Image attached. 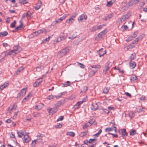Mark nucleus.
Segmentation results:
<instances>
[{"instance_id": "nucleus-34", "label": "nucleus", "mask_w": 147, "mask_h": 147, "mask_svg": "<svg viewBox=\"0 0 147 147\" xmlns=\"http://www.w3.org/2000/svg\"><path fill=\"white\" fill-rule=\"evenodd\" d=\"M29 15V13H24L23 15L22 16L21 20L22 21L25 17L28 16Z\"/></svg>"}, {"instance_id": "nucleus-30", "label": "nucleus", "mask_w": 147, "mask_h": 147, "mask_svg": "<svg viewBox=\"0 0 147 147\" xmlns=\"http://www.w3.org/2000/svg\"><path fill=\"white\" fill-rule=\"evenodd\" d=\"M103 50V49L102 48L98 51V53H99V55H100V56H99L100 57H101L102 56H103L104 55V54H105L106 53V52L105 51V53L102 54V53H101V51L102 50Z\"/></svg>"}, {"instance_id": "nucleus-43", "label": "nucleus", "mask_w": 147, "mask_h": 147, "mask_svg": "<svg viewBox=\"0 0 147 147\" xmlns=\"http://www.w3.org/2000/svg\"><path fill=\"white\" fill-rule=\"evenodd\" d=\"M77 63L78 64L79 66H80L81 68H84L85 67V65L84 64L80 63L79 62H77Z\"/></svg>"}, {"instance_id": "nucleus-52", "label": "nucleus", "mask_w": 147, "mask_h": 147, "mask_svg": "<svg viewBox=\"0 0 147 147\" xmlns=\"http://www.w3.org/2000/svg\"><path fill=\"white\" fill-rule=\"evenodd\" d=\"M19 112L18 111L17 112L15 113L13 117V119H15L17 117V116Z\"/></svg>"}, {"instance_id": "nucleus-7", "label": "nucleus", "mask_w": 147, "mask_h": 147, "mask_svg": "<svg viewBox=\"0 0 147 147\" xmlns=\"http://www.w3.org/2000/svg\"><path fill=\"white\" fill-rule=\"evenodd\" d=\"M130 16L129 13H127L124 15L120 18V21L121 23L124 22L126 20L128 19Z\"/></svg>"}, {"instance_id": "nucleus-16", "label": "nucleus", "mask_w": 147, "mask_h": 147, "mask_svg": "<svg viewBox=\"0 0 147 147\" xmlns=\"http://www.w3.org/2000/svg\"><path fill=\"white\" fill-rule=\"evenodd\" d=\"M74 19L73 18H70L68 20H66V22L71 25L74 22Z\"/></svg>"}, {"instance_id": "nucleus-51", "label": "nucleus", "mask_w": 147, "mask_h": 147, "mask_svg": "<svg viewBox=\"0 0 147 147\" xmlns=\"http://www.w3.org/2000/svg\"><path fill=\"white\" fill-rule=\"evenodd\" d=\"M97 140L96 138H90L89 141V143H90L93 141H95Z\"/></svg>"}, {"instance_id": "nucleus-57", "label": "nucleus", "mask_w": 147, "mask_h": 147, "mask_svg": "<svg viewBox=\"0 0 147 147\" xmlns=\"http://www.w3.org/2000/svg\"><path fill=\"white\" fill-rule=\"evenodd\" d=\"M80 106V105L79 104H78L77 102L76 104L74 105V107L75 109H78L79 108Z\"/></svg>"}, {"instance_id": "nucleus-6", "label": "nucleus", "mask_w": 147, "mask_h": 147, "mask_svg": "<svg viewBox=\"0 0 147 147\" xmlns=\"http://www.w3.org/2000/svg\"><path fill=\"white\" fill-rule=\"evenodd\" d=\"M87 18V16L86 14H82L80 15L78 19L79 22H82L83 20H86Z\"/></svg>"}, {"instance_id": "nucleus-31", "label": "nucleus", "mask_w": 147, "mask_h": 147, "mask_svg": "<svg viewBox=\"0 0 147 147\" xmlns=\"http://www.w3.org/2000/svg\"><path fill=\"white\" fill-rule=\"evenodd\" d=\"M136 133L135 130L132 129L129 131V135L130 136H133Z\"/></svg>"}, {"instance_id": "nucleus-58", "label": "nucleus", "mask_w": 147, "mask_h": 147, "mask_svg": "<svg viewBox=\"0 0 147 147\" xmlns=\"http://www.w3.org/2000/svg\"><path fill=\"white\" fill-rule=\"evenodd\" d=\"M102 110L103 111H104V112L107 114H108L109 111L107 109H102Z\"/></svg>"}, {"instance_id": "nucleus-48", "label": "nucleus", "mask_w": 147, "mask_h": 147, "mask_svg": "<svg viewBox=\"0 0 147 147\" xmlns=\"http://www.w3.org/2000/svg\"><path fill=\"white\" fill-rule=\"evenodd\" d=\"M97 30H98V29L97 26H95L92 28L91 31L92 32H94Z\"/></svg>"}, {"instance_id": "nucleus-45", "label": "nucleus", "mask_w": 147, "mask_h": 147, "mask_svg": "<svg viewBox=\"0 0 147 147\" xmlns=\"http://www.w3.org/2000/svg\"><path fill=\"white\" fill-rule=\"evenodd\" d=\"M63 119V116H61L59 117V118L57 119V121H62Z\"/></svg>"}, {"instance_id": "nucleus-29", "label": "nucleus", "mask_w": 147, "mask_h": 147, "mask_svg": "<svg viewBox=\"0 0 147 147\" xmlns=\"http://www.w3.org/2000/svg\"><path fill=\"white\" fill-rule=\"evenodd\" d=\"M19 2L20 3L24 4L28 3L27 0H19Z\"/></svg>"}, {"instance_id": "nucleus-24", "label": "nucleus", "mask_w": 147, "mask_h": 147, "mask_svg": "<svg viewBox=\"0 0 147 147\" xmlns=\"http://www.w3.org/2000/svg\"><path fill=\"white\" fill-rule=\"evenodd\" d=\"M8 34V32L5 31L0 32V36L1 37H3L7 35Z\"/></svg>"}, {"instance_id": "nucleus-54", "label": "nucleus", "mask_w": 147, "mask_h": 147, "mask_svg": "<svg viewBox=\"0 0 147 147\" xmlns=\"http://www.w3.org/2000/svg\"><path fill=\"white\" fill-rule=\"evenodd\" d=\"M62 125L61 124H59L58 125L55 126V127L56 128H60L62 127Z\"/></svg>"}, {"instance_id": "nucleus-37", "label": "nucleus", "mask_w": 147, "mask_h": 147, "mask_svg": "<svg viewBox=\"0 0 147 147\" xmlns=\"http://www.w3.org/2000/svg\"><path fill=\"white\" fill-rule=\"evenodd\" d=\"M102 131V130L101 129H100L99 130V131H98V132L96 133V134H94V136H95L96 137H98V136H99V135L101 133Z\"/></svg>"}, {"instance_id": "nucleus-10", "label": "nucleus", "mask_w": 147, "mask_h": 147, "mask_svg": "<svg viewBox=\"0 0 147 147\" xmlns=\"http://www.w3.org/2000/svg\"><path fill=\"white\" fill-rule=\"evenodd\" d=\"M9 85V83L5 82L3 84H1L0 86V90H2L4 88H6Z\"/></svg>"}, {"instance_id": "nucleus-53", "label": "nucleus", "mask_w": 147, "mask_h": 147, "mask_svg": "<svg viewBox=\"0 0 147 147\" xmlns=\"http://www.w3.org/2000/svg\"><path fill=\"white\" fill-rule=\"evenodd\" d=\"M89 126V125H88V123H85L83 126V128L84 129H85L88 127Z\"/></svg>"}, {"instance_id": "nucleus-59", "label": "nucleus", "mask_w": 147, "mask_h": 147, "mask_svg": "<svg viewBox=\"0 0 147 147\" xmlns=\"http://www.w3.org/2000/svg\"><path fill=\"white\" fill-rule=\"evenodd\" d=\"M38 34H39L38 32L37 33V31L34 32L32 33V35H33L34 36H37Z\"/></svg>"}, {"instance_id": "nucleus-47", "label": "nucleus", "mask_w": 147, "mask_h": 147, "mask_svg": "<svg viewBox=\"0 0 147 147\" xmlns=\"http://www.w3.org/2000/svg\"><path fill=\"white\" fill-rule=\"evenodd\" d=\"M86 101V98H84L83 100L82 101L78 102V104H79L80 105L83 102H85Z\"/></svg>"}, {"instance_id": "nucleus-12", "label": "nucleus", "mask_w": 147, "mask_h": 147, "mask_svg": "<svg viewBox=\"0 0 147 147\" xmlns=\"http://www.w3.org/2000/svg\"><path fill=\"white\" fill-rule=\"evenodd\" d=\"M98 106L96 103H93L91 107V109L93 111H95L98 109Z\"/></svg>"}, {"instance_id": "nucleus-15", "label": "nucleus", "mask_w": 147, "mask_h": 147, "mask_svg": "<svg viewBox=\"0 0 147 147\" xmlns=\"http://www.w3.org/2000/svg\"><path fill=\"white\" fill-rule=\"evenodd\" d=\"M130 67L132 69H134L136 66V63L135 62L131 61L129 62Z\"/></svg>"}, {"instance_id": "nucleus-32", "label": "nucleus", "mask_w": 147, "mask_h": 147, "mask_svg": "<svg viewBox=\"0 0 147 147\" xmlns=\"http://www.w3.org/2000/svg\"><path fill=\"white\" fill-rule=\"evenodd\" d=\"M15 106V104H13L11 106H10L9 107L8 109L9 111H11L14 109H16Z\"/></svg>"}, {"instance_id": "nucleus-50", "label": "nucleus", "mask_w": 147, "mask_h": 147, "mask_svg": "<svg viewBox=\"0 0 147 147\" xmlns=\"http://www.w3.org/2000/svg\"><path fill=\"white\" fill-rule=\"evenodd\" d=\"M40 5H38V4H37L36 5V6L35 7V9H36L38 10V9H39L40 8V6L41 5V2H40Z\"/></svg>"}, {"instance_id": "nucleus-38", "label": "nucleus", "mask_w": 147, "mask_h": 147, "mask_svg": "<svg viewBox=\"0 0 147 147\" xmlns=\"http://www.w3.org/2000/svg\"><path fill=\"white\" fill-rule=\"evenodd\" d=\"M50 36H49L48 38L45 39H43L42 40V43H45L47 42H48L49 40Z\"/></svg>"}, {"instance_id": "nucleus-4", "label": "nucleus", "mask_w": 147, "mask_h": 147, "mask_svg": "<svg viewBox=\"0 0 147 147\" xmlns=\"http://www.w3.org/2000/svg\"><path fill=\"white\" fill-rule=\"evenodd\" d=\"M27 89V88H24L21 90L20 92L18 95L17 97L18 98H20L23 97L26 94V89Z\"/></svg>"}, {"instance_id": "nucleus-64", "label": "nucleus", "mask_w": 147, "mask_h": 147, "mask_svg": "<svg viewBox=\"0 0 147 147\" xmlns=\"http://www.w3.org/2000/svg\"><path fill=\"white\" fill-rule=\"evenodd\" d=\"M39 114L38 113H34L33 114V116L34 117H37Z\"/></svg>"}, {"instance_id": "nucleus-11", "label": "nucleus", "mask_w": 147, "mask_h": 147, "mask_svg": "<svg viewBox=\"0 0 147 147\" xmlns=\"http://www.w3.org/2000/svg\"><path fill=\"white\" fill-rule=\"evenodd\" d=\"M63 104V101L61 100L59 101L57 103L55 104L53 109H57Z\"/></svg>"}, {"instance_id": "nucleus-46", "label": "nucleus", "mask_w": 147, "mask_h": 147, "mask_svg": "<svg viewBox=\"0 0 147 147\" xmlns=\"http://www.w3.org/2000/svg\"><path fill=\"white\" fill-rule=\"evenodd\" d=\"M23 140L24 142L28 143L31 140V138H24Z\"/></svg>"}, {"instance_id": "nucleus-1", "label": "nucleus", "mask_w": 147, "mask_h": 147, "mask_svg": "<svg viewBox=\"0 0 147 147\" xmlns=\"http://www.w3.org/2000/svg\"><path fill=\"white\" fill-rule=\"evenodd\" d=\"M22 50V48L19 46H15L14 47V49L9 51L8 55L12 56H15L21 51Z\"/></svg>"}, {"instance_id": "nucleus-61", "label": "nucleus", "mask_w": 147, "mask_h": 147, "mask_svg": "<svg viewBox=\"0 0 147 147\" xmlns=\"http://www.w3.org/2000/svg\"><path fill=\"white\" fill-rule=\"evenodd\" d=\"M11 121H11V119H7L6 121L5 122L7 123H11Z\"/></svg>"}, {"instance_id": "nucleus-42", "label": "nucleus", "mask_w": 147, "mask_h": 147, "mask_svg": "<svg viewBox=\"0 0 147 147\" xmlns=\"http://www.w3.org/2000/svg\"><path fill=\"white\" fill-rule=\"evenodd\" d=\"M129 116L131 118H132L134 116V114L132 111L130 112L129 113Z\"/></svg>"}, {"instance_id": "nucleus-21", "label": "nucleus", "mask_w": 147, "mask_h": 147, "mask_svg": "<svg viewBox=\"0 0 147 147\" xmlns=\"http://www.w3.org/2000/svg\"><path fill=\"white\" fill-rule=\"evenodd\" d=\"M66 135L68 136H69L71 137H74L75 135V134L72 131H70L67 132L66 133Z\"/></svg>"}, {"instance_id": "nucleus-23", "label": "nucleus", "mask_w": 147, "mask_h": 147, "mask_svg": "<svg viewBox=\"0 0 147 147\" xmlns=\"http://www.w3.org/2000/svg\"><path fill=\"white\" fill-rule=\"evenodd\" d=\"M42 82V80L40 81H38V80L36 81L34 84L33 86L35 87H37Z\"/></svg>"}, {"instance_id": "nucleus-9", "label": "nucleus", "mask_w": 147, "mask_h": 147, "mask_svg": "<svg viewBox=\"0 0 147 147\" xmlns=\"http://www.w3.org/2000/svg\"><path fill=\"white\" fill-rule=\"evenodd\" d=\"M139 1L138 0H131L129 1L128 4L130 7L138 3Z\"/></svg>"}, {"instance_id": "nucleus-13", "label": "nucleus", "mask_w": 147, "mask_h": 147, "mask_svg": "<svg viewBox=\"0 0 147 147\" xmlns=\"http://www.w3.org/2000/svg\"><path fill=\"white\" fill-rule=\"evenodd\" d=\"M67 37V34H66L61 33L60 36L59 38L60 40H63L66 38Z\"/></svg>"}, {"instance_id": "nucleus-39", "label": "nucleus", "mask_w": 147, "mask_h": 147, "mask_svg": "<svg viewBox=\"0 0 147 147\" xmlns=\"http://www.w3.org/2000/svg\"><path fill=\"white\" fill-rule=\"evenodd\" d=\"M137 79V77L135 75H132L130 78V80L132 81H134Z\"/></svg>"}, {"instance_id": "nucleus-2", "label": "nucleus", "mask_w": 147, "mask_h": 147, "mask_svg": "<svg viewBox=\"0 0 147 147\" xmlns=\"http://www.w3.org/2000/svg\"><path fill=\"white\" fill-rule=\"evenodd\" d=\"M69 48L66 47L62 49L58 53L57 57L59 58H61L65 55L67 53L69 52Z\"/></svg>"}, {"instance_id": "nucleus-20", "label": "nucleus", "mask_w": 147, "mask_h": 147, "mask_svg": "<svg viewBox=\"0 0 147 147\" xmlns=\"http://www.w3.org/2000/svg\"><path fill=\"white\" fill-rule=\"evenodd\" d=\"M130 7L128 4H127L125 6L121 8V9L123 11H125L128 9Z\"/></svg>"}, {"instance_id": "nucleus-14", "label": "nucleus", "mask_w": 147, "mask_h": 147, "mask_svg": "<svg viewBox=\"0 0 147 147\" xmlns=\"http://www.w3.org/2000/svg\"><path fill=\"white\" fill-rule=\"evenodd\" d=\"M106 32V30H104L99 33L98 35V36L99 38H102L103 36L105 35Z\"/></svg>"}, {"instance_id": "nucleus-17", "label": "nucleus", "mask_w": 147, "mask_h": 147, "mask_svg": "<svg viewBox=\"0 0 147 147\" xmlns=\"http://www.w3.org/2000/svg\"><path fill=\"white\" fill-rule=\"evenodd\" d=\"M113 17V15L112 14H110L108 15L107 16L104 17L103 18V20H107Z\"/></svg>"}, {"instance_id": "nucleus-22", "label": "nucleus", "mask_w": 147, "mask_h": 147, "mask_svg": "<svg viewBox=\"0 0 147 147\" xmlns=\"http://www.w3.org/2000/svg\"><path fill=\"white\" fill-rule=\"evenodd\" d=\"M136 58V55L135 54H132L131 56L129 58L130 60L131 61L132 60L135 59Z\"/></svg>"}, {"instance_id": "nucleus-5", "label": "nucleus", "mask_w": 147, "mask_h": 147, "mask_svg": "<svg viewBox=\"0 0 147 147\" xmlns=\"http://www.w3.org/2000/svg\"><path fill=\"white\" fill-rule=\"evenodd\" d=\"M111 62H108L106 63V65L105 66V69L103 71V74H105L106 73L107 71L110 68V67L111 66Z\"/></svg>"}, {"instance_id": "nucleus-36", "label": "nucleus", "mask_w": 147, "mask_h": 147, "mask_svg": "<svg viewBox=\"0 0 147 147\" xmlns=\"http://www.w3.org/2000/svg\"><path fill=\"white\" fill-rule=\"evenodd\" d=\"M113 130L112 127H107L105 129V131L106 132H108L109 131H112Z\"/></svg>"}, {"instance_id": "nucleus-27", "label": "nucleus", "mask_w": 147, "mask_h": 147, "mask_svg": "<svg viewBox=\"0 0 147 147\" xmlns=\"http://www.w3.org/2000/svg\"><path fill=\"white\" fill-rule=\"evenodd\" d=\"M96 70H92L90 71L89 73V76L90 77H92L95 74V73L96 72Z\"/></svg>"}, {"instance_id": "nucleus-19", "label": "nucleus", "mask_w": 147, "mask_h": 147, "mask_svg": "<svg viewBox=\"0 0 147 147\" xmlns=\"http://www.w3.org/2000/svg\"><path fill=\"white\" fill-rule=\"evenodd\" d=\"M120 133L122 136V137H124L127 135V134L125 129H121Z\"/></svg>"}, {"instance_id": "nucleus-60", "label": "nucleus", "mask_w": 147, "mask_h": 147, "mask_svg": "<svg viewBox=\"0 0 147 147\" xmlns=\"http://www.w3.org/2000/svg\"><path fill=\"white\" fill-rule=\"evenodd\" d=\"M104 26V25L103 24V25H99L98 26H97V29L98 30V29H100L101 28H102V27Z\"/></svg>"}, {"instance_id": "nucleus-62", "label": "nucleus", "mask_w": 147, "mask_h": 147, "mask_svg": "<svg viewBox=\"0 0 147 147\" xmlns=\"http://www.w3.org/2000/svg\"><path fill=\"white\" fill-rule=\"evenodd\" d=\"M21 68H22V70L21 69H18L17 71V72H16V74H18L20 72V71H21L23 69V68L22 67H21Z\"/></svg>"}, {"instance_id": "nucleus-25", "label": "nucleus", "mask_w": 147, "mask_h": 147, "mask_svg": "<svg viewBox=\"0 0 147 147\" xmlns=\"http://www.w3.org/2000/svg\"><path fill=\"white\" fill-rule=\"evenodd\" d=\"M88 89V88L86 86H84L82 89L80 93H84L86 92Z\"/></svg>"}, {"instance_id": "nucleus-35", "label": "nucleus", "mask_w": 147, "mask_h": 147, "mask_svg": "<svg viewBox=\"0 0 147 147\" xmlns=\"http://www.w3.org/2000/svg\"><path fill=\"white\" fill-rule=\"evenodd\" d=\"M114 2L110 1L107 2L106 5L107 7H109L112 5L113 3Z\"/></svg>"}, {"instance_id": "nucleus-63", "label": "nucleus", "mask_w": 147, "mask_h": 147, "mask_svg": "<svg viewBox=\"0 0 147 147\" xmlns=\"http://www.w3.org/2000/svg\"><path fill=\"white\" fill-rule=\"evenodd\" d=\"M31 96V94L30 93L28 94V95L26 96V98H27V100H29V98H30V96Z\"/></svg>"}, {"instance_id": "nucleus-3", "label": "nucleus", "mask_w": 147, "mask_h": 147, "mask_svg": "<svg viewBox=\"0 0 147 147\" xmlns=\"http://www.w3.org/2000/svg\"><path fill=\"white\" fill-rule=\"evenodd\" d=\"M17 133L18 134V136L19 137H22L24 136V138H28L29 137L28 133H25L21 130L19 131H17Z\"/></svg>"}, {"instance_id": "nucleus-26", "label": "nucleus", "mask_w": 147, "mask_h": 147, "mask_svg": "<svg viewBox=\"0 0 147 147\" xmlns=\"http://www.w3.org/2000/svg\"><path fill=\"white\" fill-rule=\"evenodd\" d=\"M87 135V133L86 132H83L80 134V136L81 137H86Z\"/></svg>"}, {"instance_id": "nucleus-49", "label": "nucleus", "mask_w": 147, "mask_h": 147, "mask_svg": "<svg viewBox=\"0 0 147 147\" xmlns=\"http://www.w3.org/2000/svg\"><path fill=\"white\" fill-rule=\"evenodd\" d=\"M54 96L52 95H49L47 97V98L49 100H51L53 98Z\"/></svg>"}, {"instance_id": "nucleus-55", "label": "nucleus", "mask_w": 147, "mask_h": 147, "mask_svg": "<svg viewBox=\"0 0 147 147\" xmlns=\"http://www.w3.org/2000/svg\"><path fill=\"white\" fill-rule=\"evenodd\" d=\"M36 137H39V138H42L43 137H44V135L43 134H41L40 133H38V134L36 136Z\"/></svg>"}, {"instance_id": "nucleus-41", "label": "nucleus", "mask_w": 147, "mask_h": 147, "mask_svg": "<svg viewBox=\"0 0 147 147\" xmlns=\"http://www.w3.org/2000/svg\"><path fill=\"white\" fill-rule=\"evenodd\" d=\"M137 32H135L133 34V35L131 37L132 38H130V39L131 40L133 39L134 38H135L136 37L137 35Z\"/></svg>"}, {"instance_id": "nucleus-40", "label": "nucleus", "mask_w": 147, "mask_h": 147, "mask_svg": "<svg viewBox=\"0 0 147 147\" xmlns=\"http://www.w3.org/2000/svg\"><path fill=\"white\" fill-rule=\"evenodd\" d=\"M90 67L92 68H100V65H91Z\"/></svg>"}, {"instance_id": "nucleus-28", "label": "nucleus", "mask_w": 147, "mask_h": 147, "mask_svg": "<svg viewBox=\"0 0 147 147\" xmlns=\"http://www.w3.org/2000/svg\"><path fill=\"white\" fill-rule=\"evenodd\" d=\"M38 139H36L33 141L31 144V146L33 147L35 146L36 144V143L38 142Z\"/></svg>"}, {"instance_id": "nucleus-44", "label": "nucleus", "mask_w": 147, "mask_h": 147, "mask_svg": "<svg viewBox=\"0 0 147 147\" xmlns=\"http://www.w3.org/2000/svg\"><path fill=\"white\" fill-rule=\"evenodd\" d=\"M16 21H15V20L14 21H13V22L11 24V25H10V27L11 28L14 27L15 26V25L16 24Z\"/></svg>"}, {"instance_id": "nucleus-18", "label": "nucleus", "mask_w": 147, "mask_h": 147, "mask_svg": "<svg viewBox=\"0 0 147 147\" xmlns=\"http://www.w3.org/2000/svg\"><path fill=\"white\" fill-rule=\"evenodd\" d=\"M61 84L63 87H66L70 85V82L69 81H67L64 83L62 84Z\"/></svg>"}, {"instance_id": "nucleus-33", "label": "nucleus", "mask_w": 147, "mask_h": 147, "mask_svg": "<svg viewBox=\"0 0 147 147\" xmlns=\"http://www.w3.org/2000/svg\"><path fill=\"white\" fill-rule=\"evenodd\" d=\"M109 87H105L104 88L103 90V92L105 94L107 93L109 91Z\"/></svg>"}, {"instance_id": "nucleus-8", "label": "nucleus", "mask_w": 147, "mask_h": 147, "mask_svg": "<svg viewBox=\"0 0 147 147\" xmlns=\"http://www.w3.org/2000/svg\"><path fill=\"white\" fill-rule=\"evenodd\" d=\"M20 25L17 27L13 31V32H14L17 31L19 30H21L22 29L23 23L22 22V20L20 21Z\"/></svg>"}, {"instance_id": "nucleus-56", "label": "nucleus", "mask_w": 147, "mask_h": 147, "mask_svg": "<svg viewBox=\"0 0 147 147\" xmlns=\"http://www.w3.org/2000/svg\"><path fill=\"white\" fill-rule=\"evenodd\" d=\"M47 110L49 113L53 114V113L52 112V108H48Z\"/></svg>"}]
</instances>
